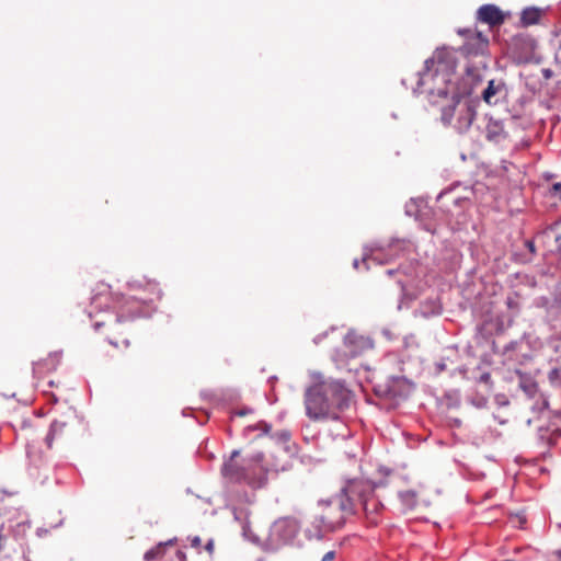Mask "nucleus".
<instances>
[{
	"label": "nucleus",
	"instance_id": "f257e3e1",
	"mask_svg": "<svg viewBox=\"0 0 561 561\" xmlns=\"http://www.w3.org/2000/svg\"><path fill=\"white\" fill-rule=\"evenodd\" d=\"M456 65L454 50L436 49L433 56L425 60L422 80L426 82L432 79L435 84L445 83V88H435L437 95L450 98V104L442 110V122L444 125L453 124L459 133H463L469 129L476 116V111L467 96L472 93L479 76L467 68L466 77L461 82H456L451 78L455 75Z\"/></svg>",
	"mask_w": 561,
	"mask_h": 561
},
{
	"label": "nucleus",
	"instance_id": "f03ea898",
	"mask_svg": "<svg viewBox=\"0 0 561 561\" xmlns=\"http://www.w3.org/2000/svg\"><path fill=\"white\" fill-rule=\"evenodd\" d=\"M348 400L350 391L343 383L324 379L320 374L312 376V383L304 393L306 415L314 422L337 420Z\"/></svg>",
	"mask_w": 561,
	"mask_h": 561
},
{
	"label": "nucleus",
	"instance_id": "7ed1b4c3",
	"mask_svg": "<svg viewBox=\"0 0 561 561\" xmlns=\"http://www.w3.org/2000/svg\"><path fill=\"white\" fill-rule=\"evenodd\" d=\"M113 308L115 309V318H111L108 321H98L94 323L95 330L101 327H108V334L106 336L108 343L114 347H129L130 341L128 339V331L123 325V321L127 318L137 316L141 310V305L149 302L150 297L148 295H129L114 294L111 296Z\"/></svg>",
	"mask_w": 561,
	"mask_h": 561
},
{
	"label": "nucleus",
	"instance_id": "20e7f679",
	"mask_svg": "<svg viewBox=\"0 0 561 561\" xmlns=\"http://www.w3.org/2000/svg\"><path fill=\"white\" fill-rule=\"evenodd\" d=\"M282 442L276 443L267 455L257 454L253 456V461L260 468L262 476L270 472L278 473L289 470L293 467L296 445L290 444V435L287 432L280 434Z\"/></svg>",
	"mask_w": 561,
	"mask_h": 561
},
{
	"label": "nucleus",
	"instance_id": "39448f33",
	"mask_svg": "<svg viewBox=\"0 0 561 561\" xmlns=\"http://www.w3.org/2000/svg\"><path fill=\"white\" fill-rule=\"evenodd\" d=\"M518 387L523 392L522 405L524 411H530L533 416L526 417L527 425L539 419V415L548 409V401L539 391L537 381L528 374L517 371Z\"/></svg>",
	"mask_w": 561,
	"mask_h": 561
},
{
	"label": "nucleus",
	"instance_id": "423d86ee",
	"mask_svg": "<svg viewBox=\"0 0 561 561\" xmlns=\"http://www.w3.org/2000/svg\"><path fill=\"white\" fill-rule=\"evenodd\" d=\"M239 456V451H233L230 459L224 465L222 473L226 479L230 482H245L252 488H261L265 484V476L256 473L255 470L257 465L253 461V458L245 465H239L236 458Z\"/></svg>",
	"mask_w": 561,
	"mask_h": 561
},
{
	"label": "nucleus",
	"instance_id": "0eeeda50",
	"mask_svg": "<svg viewBox=\"0 0 561 561\" xmlns=\"http://www.w3.org/2000/svg\"><path fill=\"white\" fill-rule=\"evenodd\" d=\"M458 34L465 37L461 50L467 56L484 55L489 47V38L477 28H459Z\"/></svg>",
	"mask_w": 561,
	"mask_h": 561
},
{
	"label": "nucleus",
	"instance_id": "6e6552de",
	"mask_svg": "<svg viewBox=\"0 0 561 561\" xmlns=\"http://www.w3.org/2000/svg\"><path fill=\"white\" fill-rule=\"evenodd\" d=\"M344 346L351 357H356L374 347L373 341L355 331H348L344 336Z\"/></svg>",
	"mask_w": 561,
	"mask_h": 561
},
{
	"label": "nucleus",
	"instance_id": "1a4fd4ad",
	"mask_svg": "<svg viewBox=\"0 0 561 561\" xmlns=\"http://www.w3.org/2000/svg\"><path fill=\"white\" fill-rule=\"evenodd\" d=\"M296 534V524L286 518L276 520L271 527V540L276 543L288 542Z\"/></svg>",
	"mask_w": 561,
	"mask_h": 561
},
{
	"label": "nucleus",
	"instance_id": "9d476101",
	"mask_svg": "<svg viewBox=\"0 0 561 561\" xmlns=\"http://www.w3.org/2000/svg\"><path fill=\"white\" fill-rule=\"evenodd\" d=\"M345 506L343 503H339L336 506H329L327 510L320 515L319 522L323 526L324 531H333L335 528L340 527L344 523V511Z\"/></svg>",
	"mask_w": 561,
	"mask_h": 561
},
{
	"label": "nucleus",
	"instance_id": "9b49d317",
	"mask_svg": "<svg viewBox=\"0 0 561 561\" xmlns=\"http://www.w3.org/2000/svg\"><path fill=\"white\" fill-rule=\"evenodd\" d=\"M128 288L134 293V295H148L150 297V301L153 300V297L160 296L158 283L152 279H148L145 276L134 277L128 282Z\"/></svg>",
	"mask_w": 561,
	"mask_h": 561
},
{
	"label": "nucleus",
	"instance_id": "f8f14e48",
	"mask_svg": "<svg viewBox=\"0 0 561 561\" xmlns=\"http://www.w3.org/2000/svg\"><path fill=\"white\" fill-rule=\"evenodd\" d=\"M477 20L492 28L504 23L505 14L494 4H484L478 9Z\"/></svg>",
	"mask_w": 561,
	"mask_h": 561
},
{
	"label": "nucleus",
	"instance_id": "ddd939ff",
	"mask_svg": "<svg viewBox=\"0 0 561 561\" xmlns=\"http://www.w3.org/2000/svg\"><path fill=\"white\" fill-rule=\"evenodd\" d=\"M508 134L501 121L490 118L485 126V137L489 141L501 144L507 138Z\"/></svg>",
	"mask_w": 561,
	"mask_h": 561
},
{
	"label": "nucleus",
	"instance_id": "4468645a",
	"mask_svg": "<svg viewBox=\"0 0 561 561\" xmlns=\"http://www.w3.org/2000/svg\"><path fill=\"white\" fill-rule=\"evenodd\" d=\"M542 11L538 8H526L520 15L523 26L537 24L541 18Z\"/></svg>",
	"mask_w": 561,
	"mask_h": 561
},
{
	"label": "nucleus",
	"instance_id": "2eb2a0df",
	"mask_svg": "<svg viewBox=\"0 0 561 561\" xmlns=\"http://www.w3.org/2000/svg\"><path fill=\"white\" fill-rule=\"evenodd\" d=\"M173 545L172 540L160 542L144 554L145 561L160 560L164 556L165 547Z\"/></svg>",
	"mask_w": 561,
	"mask_h": 561
},
{
	"label": "nucleus",
	"instance_id": "dca6fc26",
	"mask_svg": "<svg viewBox=\"0 0 561 561\" xmlns=\"http://www.w3.org/2000/svg\"><path fill=\"white\" fill-rule=\"evenodd\" d=\"M67 424L65 422L55 421L50 425L49 433L47 434L45 440L48 448L53 447V440L55 437L62 436Z\"/></svg>",
	"mask_w": 561,
	"mask_h": 561
},
{
	"label": "nucleus",
	"instance_id": "f3484780",
	"mask_svg": "<svg viewBox=\"0 0 561 561\" xmlns=\"http://www.w3.org/2000/svg\"><path fill=\"white\" fill-rule=\"evenodd\" d=\"M399 496L402 501V503L408 506L409 508H412L415 506L416 504V492L412 491V490H407V491H401L399 493Z\"/></svg>",
	"mask_w": 561,
	"mask_h": 561
},
{
	"label": "nucleus",
	"instance_id": "a211bd4d",
	"mask_svg": "<svg viewBox=\"0 0 561 561\" xmlns=\"http://www.w3.org/2000/svg\"><path fill=\"white\" fill-rule=\"evenodd\" d=\"M496 92H497V89L494 85V81L491 80V81H489L488 87L482 92V99L488 104H492V98L496 94Z\"/></svg>",
	"mask_w": 561,
	"mask_h": 561
},
{
	"label": "nucleus",
	"instance_id": "6ab92c4d",
	"mask_svg": "<svg viewBox=\"0 0 561 561\" xmlns=\"http://www.w3.org/2000/svg\"><path fill=\"white\" fill-rule=\"evenodd\" d=\"M561 377V369L554 368L550 371L549 378L551 381H554Z\"/></svg>",
	"mask_w": 561,
	"mask_h": 561
},
{
	"label": "nucleus",
	"instance_id": "aec40b11",
	"mask_svg": "<svg viewBox=\"0 0 561 561\" xmlns=\"http://www.w3.org/2000/svg\"><path fill=\"white\" fill-rule=\"evenodd\" d=\"M191 546L198 549L202 546V539L197 536L191 539Z\"/></svg>",
	"mask_w": 561,
	"mask_h": 561
},
{
	"label": "nucleus",
	"instance_id": "412c9836",
	"mask_svg": "<svg viewBox=\"0 0 561 561\" xmlns=\"http://www.w3.org/2000/svg\"><path fill=\"white\" fill-rule=\"evenodd\" d=\"M334 558H335V552L329 551L323 556L321 561H332Z\"/></svg>",
	"mask_w": 561,
	"mask_h": 561
},
{
	"label": "nucleus",
	"instance_id": "4be33fe9",
	"mask_svg": "<svg viewBox=\"0 0 561 561\" xmlns=\"http://www.w3.org/2000/svg\"><path fill=\"white\" fill-rule=\"evenodd\" d=\"M105 296L104 294L100 293L98 294L96 296H94L92 298V304H94L95 306H100L101 305V300H102V297Z\"/></svg>",
	"mask_w": 561,
	"mask_h": 561
},
{
	"label": "nucleus",
	"instance_id": "5701e85b",
	"mask_svg": "<svg viewBox=\"0 0 561 561\" xmlns=\"http://www.w3.org/2000/svg\"><path fill=\"white\" fill-rule=\"evenodd\" d=\"M205 549L208 551V553H209V554H211V553H213V551H214V540H213V539H210V540L206 543Z\"/></svg>",
	"mask_w": 561,
	"mask_h": 561
},
{
	"label": "nucleus",
	"instance_id": "b1692460",
	"mask_svg": "<svg viewBox=\"0 0 561 561\" xmlns=\"http://www.w3.org/2000/svg\"><path fill=\"white\" fill-rule=\"evenodd\" d=\"M552 191H553L554 193H560V192H561V183H554V184L552 185Z\"/></svg>",
	"mask_w": 561,
	"mask_h": 561
},
{
	"label": "nucleus",
	"instance_id": "393cba45",
	"mask_svg": "<svg viewBox=\"0 0 561 561\" xmlns=\"http://www.w3.org/2000/svg\"><path fill=\"white\" fill-rule=\"evenodd\" d=\"M26 453H27V456H28L30 458H33V456H34V455H33V451H32V449H31V446H30V445H27Z\"/></svg>",
	"mask_w": 561,
	"mask_h": 561
},
{
	"label": "nucleus",
	"instance_id": "a878e982",
	"mask_svg": "<svg viewBox=\"0 0 561 561\" xmlns=\"http://www.w3.org/2000/svg\"><path fill=\"white\" fill-rule=\"evenodd\" d=\"M363 508H364L365 512H368V501L367 500L364 501Z\"/></svg>",
	"mask_w": 561,
	"mask_h": 561
},
{
	"label": "nucleus",
	"instance_id": "bb28decb",
	"mask_svg": "<svg viewBox=\"0 0 561 561\" xmlns=\"http://www.w3.org/2000/svg\"><path fill=\"white\" fill-rule=\"evenodd\" d=\"M178 557H179L180 560H184L185 559V554L182 551H178Z\"/></svg>",
	"mask_w": 561,
	"mask_h": 561
},
{
	"label": "nucleus",
	"instance_id": "cd10ccee",
	"mask_svg": "<svg viewBox=\"0 0 561 561\" xmlns=\"http://www.w3.org/2000/svg\"><path fill=\"white\" fill-rule=\"evenodd\" d=\"M373 505H374V510H376L378 506V503L376 501H373Z\"/></svg>",
	"mask_w": 561,
	"mask_h": 561
},
{
	"label": "nucleus",
	"instance_id": "c85d7f7f",
	"mask_svg": "<svg viewBox=\"0 0 561 561\" xmlns=\"http://www.w3.org/2000/svg\"><path fill=\"white\" fill-rule=\"evenodd\" d=\"M560 198H561V192H560Z\"/></svg>",
	"mask_w": 561,
	"mask_h": 561
},
{
	"label": "nucleus",
	"instance_id": "c756f323",
	"mask_svg": "<svg viewBox=\"0 0 561 561\" xmlns=\"http://www.w3.org/2000/svg\"><path fill=\"white\" fill-rule=\"evenodd\" d=\"M560 198H561V192H560Z\"/></svg>",
	"mask_w": 561,
	"mask_h": 561
}]
</instances>
